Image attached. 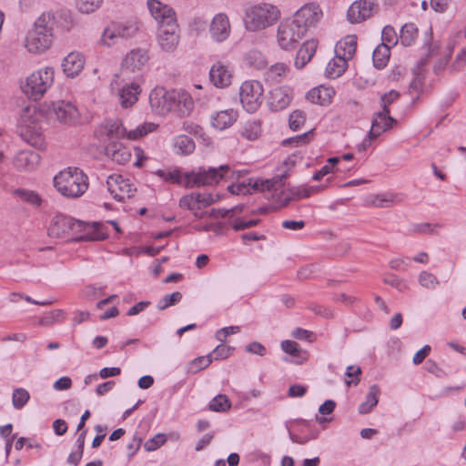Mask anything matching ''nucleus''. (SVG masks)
<instances>
[{"label":"nucleus","instance_id":"nucleus-56","mask_svg":"<svg viewBox=\"0 0 466 466\" xmlns=\"http://www.w3.org/2000/svg\"><path fill=\"white\" fill-rule=\"evenodd\" d=\"M156 175L162 178L164 181L172 182L180 184L182 176L180 172L177 169L172 171H166L162 169H158L156 171Z\"/></svg>","mask_w":466,"mask_h":466},{"label":"nucleus","instance_id":"nucleus-6","mask_svg":"<svg viewBox=\"0 0 466 466\" xmlns=\"http://www.w3.org/2000/svg\"><path fill=\"white\" fill-rule=\"evenodd\" d=\"M138 31V23L134 19L112 23L104 30L101 35V43L105 46H111L115 45L119 38L129 39L136 36Z\"/></svg>","mask_w":466,"mask_h":466},{"label":"nucleus","instance_id":"nucleus-29","mask_svg":"<svg viewBox=\"0 0 466 466\" xmlns=\"http://www.w3.org/2000/svg\"><path fill=\"white\" fill-rule=\"evenodd\" d=\"M40 162V156L35 151H21L15 158V166L21 170H32Z\"/></svg>","mask_w":466,"mask_h":466},{"label":"nucleus","instance_id":"nucleus-51","mask_svg":"<svg viewBox=\"0 0 466 466\" xmlns=\"http://www.w3.org/2000/svg\"><path fill=\"white\" fill-rule=\"evenodd\" d=\"M167 440L166 434L157 433L144 443V448L147 451H154L164 445Z\"/></svg>","mask_w":466,"mask_h":466},{"label":"nucleus","instance_id":"nucleus-64","mask_svg":"<svg viewBox=\"0 0 466 466\" xmlns=\"http://www.w3.org/2000/svg\"><path fill=\"white\" fill-rule=\"evenodd\" d=\"M199 208L212 205L216 199L210 193H195Z\"/></svg>","mask_w":466,"mask_h":466},{"label":"nucleus","instance_id":"nucleus-39","mask_svg":"<svg viewBox=\"0 0 466 466\" xmlns=\"http://www.w3.org/2000/svg\"><path fill=\"white\" fill-rule=\"evenodd\" d=\"M157 127V125L153 123H143L137 126L135 129L127 131L126 138L128 140H136L140 137H145L148 133L154 131Z\"/></svg>","mask_w":466,"mask_h":466},{"label":"nucleus","instance_id":"nucleus-55","mask_svg":"<svg viewBox=\"0 0 466 466\" xmlns=\"http://www.w3.org/2000/svg\"><path fill=\"white\" fill-rule=\"evenodd\" d=\"M288 66L284 63H277L269 68L268 76L273 81L279 82V79L286 75Z\"/></svg>","mask_w":466,"mask_h":466},{"label":"nucleus","instance_id":"nucleus-7","mask_svg":"<svg viewBox=\"0 0 466 466\" xmlns=\"http://www.w3.org/2000/svg\"><path fill=\"white\" fill-rule=\"evenodd\" d=\"M305 35L304 27L292 18H288L278 27L277 41L282 49L289 50L295 48Z\"/></svg>","mask_w":466,"mask_h":466},{"label":"nucleus","instance_id":"nucleus-38","mask_svg":"<svg viewBox=\"0 0 466 466\" xmlns=\"http://www.w3.org/2000/svg\"><path fill=\"white\" fill-rule=\"evenodd\" d=\"M246 63L254 68L264 69L267 66V61L261 52L250 50L245 56Z\"/></svg>","mask_w":466,"mask_h":466},{"label":"nucleus","instance_id":"nucleus-11","mask_svg":"<svg viewBox=\"0 0 466 466\" xmlns=\"http://www.w3.org/2000/svg\"><path fill=\"white\" fill-rule=\"evenodd\" d=\"M175 90L154 89L149 95L150 106L157 114L164 116L175 108Z\"/></svg>","mask_w":466,"mask_h":466},{"label":"nucleus","instance_id":"nucleus-60","mask_svg":"<svg viewBox=\"0 0 466 466\" xmlns=\"http://www.w3.org/2000/svg\"><path fill=\"white\" fill-rule=\"evenodd\" d=\"M400 97V93L396 90H390L380 96V104L381 110L390 109V106Z\"/></svg>","mask_w":466,"mask_h":466},{"label":"nucleus","instance_id":"nucleus-44","mask_svg":"<svg viewBox=\"0 0 466 466\" xmlns=\"http://www.w3.org/2000/svg\"><path fill=\"white\" fill-rule=\"evenodd\" d=\"M231 403L229 399L224 394H218L209 403V410L217 412H223L229 410Z\"/></svg>","mask_w":466,"mask_h":466},{"label":"nucleus","instance_id":"nucleus-16","mask_svg":"<svg viewBox=\"0 0 466 466\" xmlns=\"http://www.w3.org/2000/svg\"><path fill=\"white\" fill-rule=\"evenodd\" d=\"M148 50L137 47L130 50L122 62V74L126 71L137 72L141 71L149 61Z\"/></svg>","mask_w":466,"mask_h":466},{"label":"nucleus","instance_id":"nucleus-34","mask_svg":"<svg viewBox=\"0 0 466 466\" xmlns=\"http://www.w3.org/2000/svg\"><path fill=\"white\" fill-rule=\"evenodd\" d=\"M173 146L176 154L184 156L191 154L196 147L193 139L186 135L176 137Z\"/></svg>","mask_w":466,"mask_h":466},{"label":"nucleus","instance_id":"nucleus-14","mask_svg":"<svg viewBox=\"0 0 466 466\" xmlns=\"http://www.w3.org/2000/svg\"><path fill=\"white\" fill-rule=\"evenodd\" d=\"M378 9L376 0H357L348 9L347 17L351 24L371 17Z\"/></svg>","mask_w":466,"mask_h":466},{"label":"nucleus","instance_id":"nucleus-30","mask_svg":"<svg viewBox=\"0 0 466 466\" xmlns=\"http://www.w3.org/2000/svg\"><path fill=\"white\" fill-rule=\"evenodd\" d=\"M175 108L181 116L190 114L194 108V102L191 96L184 90H175Z\"/></svg>","mask_w":466,"mask_h":466},{"label":"nucleus","instance_id":"nucleus-57","mask_svg":"<svg viewBox=\"0 0 466 466\" xmlns=\"http://www.w3.org/2000/svg\"><path fill=\"white\" fill-rule=\"evenodd\" d=\"M103 0H78L77 7L81 13L89 14L97 9Z\"/></svg>","mask_w":466,"mask_h":466},{"label":"nucleus","instance_id":"nucleus-36","mask_svg":"<svg viewBox=\"0 0 466 466\" xmlns=\"http://www.w3.org/2000/svg\"><path fill=\"white\" fill-rule=\"evenodd\" d=\"M380 393V390L377 385H371L369 389V392L366 395V400L362 402L359 407V412L361 414H367L370 412L373 407L378 404V397Z\"/></svg>","mask_w":466,"mask_h":466},{"label":"nucleus","instance_id":"nucleus-1","mask_svg":"<svg viewBox=\"0 0 466 466\" xmlns=\"http://www.w3.org/2000/svg\"><path fill=\"white\" fill-rule=\"evenodd\" d=\"M55 16L43 13L34 23L25 38V47L30 53L40 54L50 48L54 38Z\"/></svg>","mask_w":466,"mask_h":466},{"label":"nucleus","instance_id":"nucleus-13","mask_svg":"<svg viewBox=\"0 0 466 466\" xmlns=\"http://www.w3.org/2000/svg\"><path fill=\"white\" fill-rule=\"evenodd\" d=\"M141 81L142 77L137 76L133 81L126 82L118 87L116 96L121 107L129 108L137 102L142 91Z\"/></svg>","mask_w":466,"mask_h":466},{"label":"nucleus","instance_id":"nucleus-58","mask_svg":"<svg viewBox=\"0 0 466 466\" xmlns=\"http://www.w3.org/2000/svg\"><path fill=\"white\" fill-rule=\"evenodd\" d=\"M179 207L191 211L200 209L195 193L183 196L179 200Z\"/></svg>","mask_w":466,"mask_h":466},{"label":"nucleus","instance_id":"nucleus-19","mask_svg":"<svg viewBox=\"0 0 466 466\" xmlns=\"http://www.w3.org/2000/svg\"><path fill=\"white\" fill-rule=\"evenodd\" d=\"M390 113V109H385L374 115L371 121V128L369 132L370 139L378 137L382 133L392 128L394 125H397V120L391 117Z\"/></svg>","mask_w":466,"mask_h":466},{"label":"nucleus","instance_id":"nucleus-20","mask_svg":"<svg viewBox=\"0 0 466 466\" xmlns=\"http://www.w3.org/2000/svg\"><path fill=\"white\" fill-rule=\"evenodd\" d=\"M210 35L216 42H223L230 35V24L228 17L224 13L217 14L211 23L209 28Z\"/></svg>","mask_w":466,"mask_h":466},{"label":"nucleus","instance_id":"nucleus-26","mask_svg":"<svg viewBox=\"0 0 466 466\" xmlns=\"http://www.w3.org/2000/svg\"><path fill=\"white\" fill-rule=\"evenodd\" d=\"M238 119V113L233 109L215 112L211 115V125L218 130L230 127Z\"/></svg>","mask_w":466,"mask_h":466},{"label":"nucleus","instance_id":"nucleus-18","mask_svg":"<svg viewBox=\"0 0 466 466\" xmlns=\"http://www.w3.org/2000/svg\"><path fill=\"white\" fill-rule=\"evenodd\" d=\"M16 132L30 146L38 149L44 147L45 139L36 123H22V125H17Z\"/></svg>","mask_w":466,"mask_h":466},{"label":"nucleus","instance_id":"nucleus-53","mask_svg":"<svg viewBox=\"0 0 466 466\" xmlns=\"http://www.w3.org/2000/svg\"><path fill=\"white\" fill-rule=\"evenodd\" d=\"M305 121V113L300 110H295L289 115V125L290 129L297 131L304 125Z\"/></svg>","mask_w":466,"mask_h":466},{"label":"nucleus","instance_id":"nucleus-5","mask_svg":"<svg viewBox=\"0 0 466 466\" xmlns=\"http://www.w3.org/2000/svg\"><path fill=\"white\" fill-rule=\"evenodd\" d=\"M54 68L45 67L32 73L22 86L23 92L33 100L40 99L54 81Z\"/></svg>","mask_w":466,"mask_h":466},{"label":"nucleus","instance_id":"nucleus-61","mask_svg":"<svg viewBox=\"0 0 466 466\" xmlns=\"http://www.w3.org/2000/svg\"><path fill=\"white\" fill-rule=\"evenodd\" d=\"M35 113V106H25L20 113V117L17 125H22V123H35L33 119L34 114Z\"/></svg>","mask_w":466,"mask_h":466},{"label":"nucleus","instance_id":"nucleus-41","mask_svg":"<svg viewBox=\"0 0 466 466\" xmlns=\"http://www.w3.org/2000/svg\"><path fill=\"white\" fill-rule=\"evenodd\" d=\"M261 134V126L260 122L258 120L248 121L247 122L241 131L242 137L247 138L248 140H255Z\"/></svg>","mask_w":466,"mask_h":466},{"label":"nucleus","instance_id":"nucleus-10","mask_svg":"<svg viewBox=\"0 0 466 466\" xmlns=\"http://www.w3.org/2000/svg\"><path fill=\"white\" fill-rule=\"evenodd\" d=\"M86 228V226L79 220L65 215H56L53 218L48 228V235L51 238H63L71 232H76Z\"/></svg>","mask_w":466,"mask_h":466},{"label":"nucleus","instance_id":"nucleus-47","mask_svg":"<svg viewBox=\"0 0 466 466\" xmlns=\"http://www.w3.org/2000/svg\"><path fill=\"white\" fill-rule=\"evenodd\" d=\"M182 299V294L179 291H175L171 294L165 295L161 299L157 302V309L159 310H164L170 306H173L178 303Z\"/></svg>","mask_w":466,"mask_h":466},{"label":"nucleus","instance_id":"nucleus-21","mask_svg":"<svg viewBox=\"0 0 466 466\" xmlns=\"http://www.w3.org/2000/svg\"><path fill=\"white\" fill-rule=\"evenodd\" d=\"M147 7L151 15L159 25L176 20L175 11L170 6L162 4L158 0H147Z\"/></svg>","mask_w":466,"mask_h":466},{"label":"nucleus","instance_id":"nucleus-45","mask_svg":"<svg viewBox=\"0 0 466 466\" xmlns=\"http://www.w3.org/2000/svg\"><path fill=\"white\" fill-rule=\"evenodd\" d=\"M30 399L29 392L23 389H15L13 392L12 402L13 406L16 410H21L28 402Z\"/></svg>","mask_w":466,"mask_h":466},{"label":"nucleus","instance_id":"nucleus-49","mask_svg":"<svg viewBox=\"0 0 466 466\" xmlns=\"http://www.w3.org/2000/svg\"><path fill=\"white\" fill-rule=\"evenodd\" d=\"M381 44H388V46H395L399 41V36L391 25H386L381 33Z\"/></svg>","mask_w":466,"mask_h":466},{"label":"nucleus","instance_id":"nucleus-40","mask_svg":"<svg viewBox=\"0 0 466 466\" xmlns=\"http://www.w3.org/2000/svg\"><path fill=\"white\" fill-rule=\"evenodd\" d=\"M281 350L295 358H301L306 360L307 352L299 348V344L293 340L286 339L280 343Z\"/></svg>","mask_w":466,"mask_h":466},{"label":"nucleus","instance_id":"nucleus-37","mask_svg":"<svg viewBox=\"0 0 466 466\" xmlns=\"http://www.w3.org/2000/svg\"><path fill=\"white\" fill-rule=\"evenodd\" d=\"M417 36L418 28L414 24L410 23L402 25L400 32L399 40L402 46H410L415 42Z\"/></svg>","mask_w":466,"mask_h":466},{"label":"nucleus","instance_id":"nucleus-50","mask_svg":"<svg viewBox=\"0 0 466 466\" xmlns=\"http://www.w3.org/2000/svg\"><path fill=\"white\" fill-rule=\"evenodd\" d=\"M259 221L260 220L257 218L246 219L238 218L232 221L230 220L229 223L235 231H240L257 226Z\"/></svg>","mask_w":466,"mask_h":466},{"label":"nucleus","instance_id":"nucleus-3","mask_svg":"<svg viewBox=\"0 0 466 466\" xmlns=\"http://www.w3.org/2000/svg\"><path fill=\"white\" fill-rule=\"evenodd\" d=\"M54 186L65 197L78 198L88 187L87 177L78 167H67L55 176Z\"/></svg>","mask_w":466,"mask_h":466},{"label":"nucleus","instance_id":"nucleus-28","mask_svg":"<svg viewBox=\"0 0 466 466\" xmlns=\"http://www.w3.org/2000/svg\"><path fill=\"white\" fill-rule=\"evenodd\" d=\"M318 47L316 39H309L303 43L302 46L297 52L295 57V66L298 69L303 68L313 57Z\"/></svg>","mask_w":466,"mask_h":466},{"label":"nucleus","instance_id":"nucleus-22","mask_svg":"<svg viewBox=\"0 0 466 466\" xmlns=\"http://www.w3.org/2000/svg\"><path fill=\"white\" fill-rule=\"evenodd\" d=\"M291 99L289 88L279 86L270 91L268 105L270 110L277 112L285 109L290 104Z\"/></svg>","mask_w":466,"mask_h":466},{"label":"nucleus","instance_id":"nucleus-52","mask_svg":"<svg viewBox=\"0 0 466 466\" xmlns=\"http://www.w3.org/2000/svg\"><path fill=\"white\" fill-rule=\"evenodd\" d=\"M184 128L189 134H193L195 137L201 138L204 144H210V137L205 134L203 128L200 126L194 123L185 122Z\"/></svg>","mask_w":466,"mask_h":466},{"label":"nucleus","instance_id":"nucleus-54","mask_svg":"<svg viewBox=\"0 0 466 466\" xmlns=\"http://www.w3.org/2000/svg\"><path fill=\"white\" fill-rule=\"evenodd\" d=\"M420 284L426 288L433 289L439 285V280L433 274L428 271H421L419 275Z\"/></svg>","mask_w":466,"mask_h":466},{"label":"nucleus","instance_id":"nucleus-4","mask_svg":"<svg viewBox=\"0 0 466 466\" xmlns=\"http://www.w3.org/2000/svg\"><path fill=\"white\" fill-rule=\"evenodd\" d=\"M279 18L278 9L270 5L252 6L246 13L245 25L249 31L256 32L273 25Z\"/></svg>","mask_w":466,"mask_h":466},{"label":"nucleus","instance_id":"nucleus-48","mask_svg":"<svg viewBox=\"0 0 466 466\" xmlns=\"http://www.w3.org/2000/svg\"><path fill=\"white\" fill-rule=\"evenodd\" d=\"M252 182H253V178H248V183L241 182V183L232 184L228 187V189L230 193L235 194V195L252 194L254 192L253 187H252Z\"/></svg>","mask_w":466,"mask_h":466},{"label":"nucleus","instance_id":"nucleus-43","mask_svg":"<svg viewBox=\"0 0 466 466\" xmlns=\"http://www.w3.org/2000/svg\"><path fill=\"white\" fill-rule=\"evenodd\" d=\"M15 194L24 202H26L33 207L40 206L42 199L40 196L35 191L28 189H16Z\"/></svg>","mask_w":466,"mask_h":466},{"label":"nucleus","instance_id":"nucleus-25","mask_svg":"<svg viewBox=\"0 0 466 466\" xmlns=\"http://www.w3.org/2000/svg\"><path fill=\"white\" fill-rule=\"evenodd\" d=\"M105 154L114 162L125 165L130 160L131 153L121 142L108 143L105 146Z\"/></svg>","mask_w":466,"mask_h":466},{"label":"nucleus","instance_id":"nucleus-31","mask_svg":"<svg viewBox=\"0 0 466 466\" xmlns=\"http://www.w3.org/2000/svg\"><path fill=\"white\" fill-rule=\"evenodd\" d=\"M289 176L285 171L271 179H254L252 182L253 191L278 190L283 185V180Z\"/></svg>","mask_w":466,"mask_h":466},{"label":"nucleus","instance_id":"nucleus-8","mask_svg":"<svg viewBox=\"0 0 466 466\" xmlns=\"http://www.w3.org/2000/svg\"><path fill=\"white\" fill-rule=\"evenodd\" d=\"M264 89L260 82L245 81L239 88L240 102L247 112H256L263 101Z\"/></svg>","mask_w":466,"mask_h":466},{"label":"nucleus","instance_id":"nucleus-33","mask_svg":"<svg viewBox=\"0 0 466 466\" xmlns=\"http://www.w3.org/2000/svg\"><path fill=\"white\" fill-rule=\"evenodd\" d=\"M347 67L348 60L343 56L336 55L335 57L328 63L325 75L328 78L336 79L345 72Z\"/></svg>","mask_w":466,"mask_h":466},{"label":"nucleus","instance_id":"nucleus-32","mask_svg":"<svg viewBox=\"0 0 466 466\" xmlns=\"http://www.w3.org/2000/svg\"><path fill=\"white\" fill-rule=\"evenodd\" d=\"M357 48V37L350 35L343 37L336 45V55L343 56L346 60L352 58Z\"/></svg>","mask_w":466,"mask_h":466},{"label":"nucleus","instance_id":"nucleus-17","mask_svg":"<svg viewBox=\"0 0 466 466\" xmlns=\"http://www.w3.org/2000/svg\"><path fill=\"white\" fill-rule=\"evenodd\" d=\"M178 38L176 20L159 25L157 41L162 50L173 51L178 44Z\"/></svg>","mask_w":466,"mask_h":466},{"label":"nucleus","instance_id":"nucleus-59","mask_svg":"<svg viewBox=\"0 0 466 466\" xmlns=\"http://www.w3.org/2000/svg\"><path fill=\"white\" fill-rule=\"evenodd\" d=\"M233 348L224 345L223 343L218 345L212 352V360H225L231 355Z\"/></svg>","mask_w":466,"mask_h":466},{"label":"nucleus","instance_id":"nucleus-12","mask_svg":"<svg viewBox=\"0 0 466 466\" xmlns=\"http://www.w3.org/2000/svg\"><path fill=\"white\" fill-rule=\"evenodd\" d=\"M107 189L115 199L117 201H125L130 198L136 188L128 178H125L121 175H111L106 179Z\"/></svg>","mask_w":466,"mask_h":466},{"label":"nucleus","instance_id":"nucleus-15","mask_svg":"<svg viewBox=\"0 0 466 466\" xmlns=\"http://www.w3.org/2000/svg\"><path fill=\"white\" fill-rule=\"evenodd\" d=\"M322 17V11L315 4H307L299 8L291 17L298 25L304 27L307 33L309 27L315 26Z\"/></svg>","mask_w":466,"mask_h":466},{"label":"nucleus","instance_id":"nucleus-9","mask_svg":"<svg viewBox=\"0 0 466 466\" xmlns=\"http://www.w3.org/2000/svg\"><path fill=\"white\" fill-rule=\"evenodd\" d=\"M96 134L104 143L120 142L126 138L127 128L120 119H106L97 127Z\"/></svg>","mask_w":466,"mask_h":466},{"label":"nucleus","instance_id":"nucleus-46","mask_svg":"<svg viewBox=\"0 0 466 466\" xmlns=\"http://www.w3.org/2000/svg\"><path fill=\"white\" fill-rule=\"evenodd\" d=\"M244 210V205H237L231 208H213L210 216L213 218H231L232 215L241 213Z\"/></svg>","mask_w":466,"mask_h":466},{"label":"nucleus","instance_id":"nucleus-23","mask_svg":"<svg viewBox=\"0 0 466 466\" xmlns=\"http://www.w3.org/2000/svg\"><path fill=\"white\" fill-rule=\"evenodd\" d=\"M84 65V56L78 52H71L64 58L62 67L64 73L73 78L82 71Z\"/></svg>","mask_w":466,"mask_h":466},{"label":"nucleus","instance_id":"nucleus-63","mask_svg":"<svg viewBox=\"0 0 466 466\" xmlns=\"http://www.w3.org/2000/svg\"><path fill=\"white\" fill-rule=\"evenodd\" d=\"M410 265V258L408 257L405 258H392L390 261V267L395 270H405Z\"/></svg>","mask_w":466,"mask_h":466},{"label":"nucleus","instance_id":"nucleus-35","mask_svg":"<svg viewBox=\"0 0 466 466\" xmlns=\"http://www.w3.org/2000/svg\"><path fill=\"white\" fill-rule=\"evenodd\" d=\"M390 47L388 44L379 45L372 53L373 65L378 69L384 68L390 59Z\"/></svg>","mask_w":466,"mask_h":466},{"label":"nucleus","instance_id":"nucleus-62","mask_svg":"<svg viewBox=\"0 0 466 466\" xmlns=\"http://www.w3.org/2000/svg\"><path fill=\"white\" fill-rule=\"evenodd\" d=\"M383 281H384V283L396 288L400 291H405L408 289L407 283L403 279L398 278L395 275H390L389 277H386L383 279Z\"/></svg>","mask_w":466,"mask_h":466},{"label":"nucleus","instance_id":"nucleus-42","mask_svg":"<svg viewBox=\"0 0 466 466\" xmlns=\"http://www.w3.org/2000/svg\"><path fill=\"white\" fill-rule=\"evenodd\" d=\"M211 362H212L211 354H208L207 356L198 357V358L192 360L187 364V371L188 373H192V374L198 373V371L208 367Z\"/></svg>","mask_w":466,"mask_h":466},{"label":"nucleus","instance_id":"nucleus-2","mask_svg":"<svg viewBox=\"0 0 466 466\" xmlns=\"http://www.w3.org/2000/svg\"><path fill=\"white\" fill-rule=\"evenodd\" d=\"M246 173V170H234L228 165H221L218 167H201L185 174V186L187 187L213 186L222 179H233Z\"/></svg>","mask_w":466,"mask_h":466},{"label":"nucleus","instance_id":"nucleus-24","mask_svg":"<svg viewBox=\"0 0 466 466\" xmlns=\"http://www.w3.org/2000/svg\"><path fill=\"white\" fill-rule=\"evenodd\" d=\"M53 108L56 118L62 123H72L79 116L77 108L71 102L58 101Z\"/></svg>","mask_w":466,"mask_h":466},{"label":"nucleus","instance_id":"nucleus-27","mask_svg":"<svg viewBox=\"0 0 466 466\" xmlns=\"http://www.w3.org/2000/svg\"><path fill=\"white\" fill-rule=\"evenodd\" d=\"M231 73L228 67L221 64H215L209 71V79L217 87H226L231 83Z\"/></svg>","mask_w":466,"mask_h":466}]
</instances>
